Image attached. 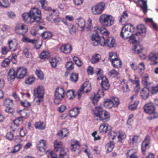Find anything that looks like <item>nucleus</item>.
<instances>
[{
  "instance_id": "f257e3e1",
  "label": "nucleus",
  "mask_w": 158,
  "mask_h": 158,
  "mask_svg": "<svg viewBox=\"0 0 158 158\" xmlns=\"http://www.w3.org/2000/svg\"><path fill=\"white\" fill-rule=\"evenodd\" d=\"M41 10L37 8L31 9L28 13H24L22 15L24 22L27 23L31 24L35 22L36 24L40 23L41 19Z\"/></svg>"
},
{
  "instance_id": "f03ea898",
  "label": "nucleus",
  "mask_w": 158,
  "mask_h": 158,
  "mask_svg": "<svg viewBox=\"0 0 158 158\" xmlns=\"http://www.w3.org/2000/svg\"><path fill=\"white\" fill-rule=\"evenodd\" d=\"M27 73V69L23 67L17 68L16 72L13 69H11L8 73V77L11 80H13L16 77L22 79L26 75Z\"/></svg>"
},
{
  "instance_id": "7ed1b4c3",
  "label": "nucleus",
  "mask_w": 158,
  "mask_h": 158,
  "mask_svg": "<svg viewBox=\"0 0 158 158\" xmlns=\"http://www.w3.org/2000/svg\"><path fill=\"white\" fill-rule=\"evenodd\" d=\"M94 112V119L98 120L100 119L103 122H107L109 120L110 115L107 111L102 110L101 106L96 107Z\"/></svg>"
},
{
  "instance_id": "20e7f679",
  "label": "nucleus",
  "mask_w": 158,
  "mask_h": 158,
  "mask_svg": "<svg viewBox=\"0 0 158 158\" xmlns=\"http://www.w3.org/2000/svg\"><path fill=\"white\" fill-rule=\"evenodd\" d=\"M135 28L131 24H127L123 27L120 33V36L125 39L128 38L130 35L134 31Z\"/></svg>"
},
{
  "instance_id": "39448f33",
  "label": "nucleus",
  "mask_w": 158,
  "mask_h": 158,
  "mask_svg": "<svg viewBox=\"0 0 158 158\" xmlns=\"http://www.w3.org/2000/svg\"><path fill=\"white\" fill-rule=\"evenodd\" d=\"M100 23L105 27H110L114 23V19L110 15L103 14L99 18Z\"/></svg>"
},
{
  "instance_id": "423d86ee",
  "label": "nucleus",
  "mask_w": 158,
  "mask_h": 158,
  "mask_svg": "<svg viewBox=\"0 0 158 158\" xmlns=\"http://www.w3.org/2000/svg\"><path fill=\"white\" fill-rule=\"evenodd\" d=\"M65 96L64 91L62 87L57 88L55 92L54 102L56 104L60 103L61 100L64 98Z\"/></svg>"
},
{
  "instance_id": "0eeeda50",
  "label": "nucleus",
  "mask_w": 158,
  "mask_h": 158,
  "mask_svg": "<svg viewBox=\"0 0 158 158\" xmlns=\"http://www.w3.org/2000/svg\"><path fill=\"white\" fill-rule=\"evenodd\" d=\"M145 112L148 114H152L150 117V119L156 118L157 117V113H154L155 107L152 103H149L145 105L144 107Z\"/></svg>"
},
{
  "instance_id": "6e6552de",
  "label": "nucleus",
  "mask_w": 158,
  "mask_h": 158,
  "mask_svg": "<svg viewBox=\"0 0 158 158\" xmlns=\"http://www.w3.org/2000/svg\"><path fill=\"white\" fill-rule=\"evenodd\" d=\"M105 4L101 2L92 7L91 10L92 13L95 15H98L102 13Z\"/></svg>"
},
{
  "instance_id": "1a4fd4ad",
  "label": "nucleus",
  "mask_w": 158,
  "mask_h": 158,
  "mask_svg": "<svg viewBox=\"0 0 158 158\" xmlns=\"http://www.w3.org/2000/svg\"><path fill=\"white\" fill-rule=\"evenodd\" d=\"M40 2L41 4V6L44 9L46 10H51V11L52 12L49 14L48 16H47L46 17L48 20L51 21V19L53 18V15H54L53 13H54L55 10H51L50 8L48 7H47L46 6H45L44 5L46 4L47 3V2L46 0H40Z\"/></svg>"
},
{
  "instance_id": "9d476101",
  "label": "nucleus",
  "mask_w": 158,
  "mask_h": 158,
  "mask_svg": "<svg viewBox=\"0 0 158 158\" xmlns=\"http://www.w3.org/2000/svg\"><path fill=\"white\" fill-rule=\"evenodd\" d=\"M44 93V89L42 86H40L34 90V95L36 97L43 98Z\"/></svg>"
},
{
  "instance_id": "9b49d317",
  "label": "nucleus",
  "mask_w": 158,
  "mask_h": 158,
  "mask_svg": "<svg viewBox=\"0 0 158 158\" xmlns=\"http://www.w3.org/2000/svg\"><path fill=\"white\" fill-rule=\"evenodd\" d=\"M104 96V92L102 89L99 90L96 95L94 94V96L91 98L92 103L94 105H96L98 100V99L101 97Z\"/></svg>"
},
{
  "instance_id": "f8f14e48",
  "label": "nucleus",
  "mask_w": 158,
  "mask_h": 158,
  "mask_svg": "<svg viewBox=\"0 0 158 158\" xmlns=\"http://www.w3.org/2000/svg\"><path fill=\"white\" fill-rule=\"evenodd\" d=\"M72 46L69 44H64L60 47L61 52L66 54L70 53L72 50Z\"/></svg>"
},
{
  "instance_id": "ddd939ff",
  "label": "nucleus",
  "mask_w": 158,
  "mask_h": 158,
  "mask_svg": "<svg viewBox=\"0 0 158 158\" xmlns=\"http://www.w3.org/2000/svg\"><path fill=\"white\" fill-rule=\"evenodd\" d=\"M46 145V143L45 140L44 139L40 140L39 143L37 144V148L38 150L41 152H45V147Z\"/></svg>"
},
{
  "instance_id": "4468645a",
  "label": "nucleus",
  "mask_w": 158,
  "mask_h": 158,
  "mask_svg": "<svg viewBox=\"0 0 158 158\" xmlns=\"http://www.w3.org/2000/svg\"><path fill=\"white\" fill-rule=\"evenodd\" d=\"M149 60L153 62V64H156L158 63V53H151L148 56Z\"/></svg>"
},
{
  "instance_id": "2eb2a0df",
  "label": "nucleus",
  "mask_w": 158,
  "mask_h": 158,
  "mask_svg": "<svg viewBox=\"0 0 158 158\" xmlns=\"http://www.w3.org/2000/svg\"><path fill=\"white\" fill-rule=\"evenodd\" d=\"M80 147L78 142L75 141L74 144L71 145V150L76 154H79L80 152L79 150Z\"/></svg>"
},
{
  "instance_id": "dca6fc26",
  "label": "nucleus",
  "mask_w": 158,
  "mask_h": 158,
  "mask_svg": "<svg viewBox=\"0 0 158 158\" xmlns=\"http://www.w3.org/2000/svg\"><path fill=\"white\" fill-rule=\"evenodd\" d=\"M100 37L98 35V33L96 31H95L92 35L91 40L93 41V45L95 46L98 45V41Z\"/></svg>"
},
{
  "instance_id": "f3484780",
  "label": "nucleus",
  "mask_w": 158,
  "mask_h": 158,
  "mask_svg": "<svg viewBox=\"0 0 158 158\" xmlns=\"http://www.w3.org/2000/svg\"><path fill=\"white\" fill-rule=\"evenodd\" d=\"M69 131L66 128L60 130L57 133V134L58 137L60 139H62L66 136L68 134Z\"/></svg>"
},
{
  "instance_id": "a211bd4d",
  "label": "nucleus",
  "mask_w": 158,
  "mask_h": 158,
  "mask_svg": "<svg viewBox=\"0 0 158 158\" xmlns=\"http://www.w3.org/2000/svg\"><path fill=\"white\" fill-rule=\"evenodd\" d=\"M110 61L114 68H119L121 67L122 62L119 59L117 58H114V59H111Z\"/></svg>"
},
{
  "instance_id": "6ab92c4d",
  "label": "nucleus",
  "mask_w": 158,
  "mask_h": 158,
  "mask_svg": "<svg viewBox=\"0 0 158 158\" xmlns=\"http://www.w3.org/2000/svg\"><path fill=\"white\" fill-rule=\"evenodd\" d=\"M136 28L139 33L138 34L141 35L142 34L143 36H145L146 28L143 24H140L138 25L136 27Z\"/></svg>"
},
{
  "instance_id": "aec40b11",
  "label": "nucleus",
  "mask_w": 158,
  "mask_h": 158,
  "mask_svg": "<svg viewBox=\"0 0 158 158\" xmlns=\"http://www.w3.org/2000/svg\"><path fill=\"white\" fill-rule=\"evenodd\" d=\"M110 127H108V125L104 123L101 125L99 128V131L102 134L106 133L110 130Z\"/></svg>"
},
{
  "instance_id": "412c9836",
  "label": "nucleus",
  "mask_w": 158,
  "mask_h": 158,
  "mask_svg": "<svg viewBox=\"0 0 158 158\" xmlns=\"http://www.w3.org/2000/svg\"><path fill=\"white\" fill-rule=\"evenodd\" d=\"M139 5L141 7L142 10L145 14L147 12V0H138Z\"/></svg>"
},
{
  "instance_id": "4be33fe9",
  "label": "nucleus",
  "mask_w": 158,
  "mask_h": 158,
  "mask_svg": "<svg viewBox=\"0 0 158 158\" xmlns=\"http://www.w3.org/2000/svg\"><path fill=\"white\" fill-rule=\"evenodd\" d=\"M102 82L101 83V85L102 89L106 90L109 88L110 85L108 83V81L107 78L105 77L102 78Z\"/></svg>"
},
{
  "instance_id": "5701e85b",
  "label": "nucleus",
  "mask_w": 158,
  "mask_h": 158,
  "mask_svg": "<svg viewBox=\"0 0 158 158\" xmlns=\"http://www.w3.org/2000/svg\"><path fill=\"white\" fill-rule=\"evenodd\" d=\"M118 134L117 138L118 139V142L120 143H123V139H125L126 137V134L122 131H119L118 132Z\"/></svg>"
},
{
  "instance_id": "b1692460",
  "label": "nucleus",
  "mask_w": 158,
  "mask_h": 158,
  "mask_svg": "<svg viewBox=\"0 0 158 158\" xmlns=\"http://www.w3.org/2000/svg\"><path fill=\"white\" fill-rule=\"evenodd\" d=\"M149 88H143L140 92V95L142 98L143 99H147L148 97L149 92Z\"/></svg>"
},
{
  "instance_id": "393cba45",
  "label": "nucleus",
  "mask_w": 158,
  "mask_h": 158,
  "mask_svg": "<svg viewBox=\"0 0 158 158\" xmlns=\"http://www.w3.org/2000/svg\"><path fill=\"white\" fill-rule=\"evenodd\" d=\"M150 138L149 136H146L142 144V149L143 151H145L146 148L150 143Z\"/></svg>"
},
{
  "instance_id": "a878e982",
  "label": "nucleus",
  "mask_w": 158,
  "mask_h": 158,
  "mask_svg": "<svg viewBox=\"0 0 158 158\" xmlns=\"http://www.w3.org/2000/svg\"><path fill=\"white\" fill-rule=\"evenodd\" d=\"M24 39L25 41L26 42L32 43L36 49L39 48L41 46V44L39 45L38 46L37 45V44H38V41L37 40L34 39L31 40L26 37Z\"/></svg>"
},
{
  "instance_id": "bb28decb",
  "label": "nucleus",
  "mask_w": 158,
  "mask_h": 158,
  "mask_svg": "<svg viewBox=\"0 0 158 158\" xmlns=\"http://www.w3.org/2000/svg\"><path fill=\"white\" fill-rule=\"evenodd\" d=\"M101 56L99 54H96L93 55L90 60L92 63L94 64L98 62L101 59Z\"/></svg>"
},
{
  "instance_id": "cd10ccee",
  "label": "nucleus",
  "mask_w": 158,
  "mask_h": 158,
  "mask_svg": "<svg viewBox=\"0 0 158 158\" xmlns=\"http://www.w3.org/2000/svg\"><path fill=\"white\" fill-rule=\"evenodd\" d=\"M115 44V40L112 37L108 38L106 41V44L108 47L111 48L114 46Z\"/></svg>"
},
{
  "instance_id": "c85d7f7f",
  "label": "nucleus",
  "mask_w": 158,
  "mask_h": 158,
  "mask_svg": "<svg viewBox=\"0 0 158 158\" xmlns=\"http://www.w3.org/2000/svg\"><path fill=\"white\" fill-rule=\"evenodd\" d=\"M81 88L84 90L85 93H87L90 91L91 89L90 84L87 82H85L81 87Z\"/></svg>"
},
{
  "instance_id": "c756f323",
  "label": "nucleus",
  "mask_w": 158,
  "mask_h": 158,
  "mask_svg": "<svg viewBox=\"0 0 158 158\" xmlns=\"http://www.w3.org/2000/svg\"><path fill=\"white\" fill-rule=\"evenodd\" d=\"M128 20V15L126 11L124 12L121 15L119 22L121 23H126Z\"/></svg>"
},
{
  "instance_id": "7c9ffc66",
  "label": "nucleus",
  "mask_w": 158,
  "mask_h": 158,
  "mask_svg": "<svg viewBox=\"0 0 158 158\" xmlns=\"http://www.w3.org/2000/svg\"><path fill=\"white\" fill-rule=\"evenodd\" d=\"M76 23L78 27L80 28H83L85 27V21L82 18H80L77 19L76 21Z\"/></svg>"
},
{
  "instance_id": "2f4dec72",
  "label": "nucleus",
  "mask_w": 158,
  "mask_h": 158,
  "mask_svg": "<svg viewBox=\"0 0 158 158\" xmlns=\"http://www.w3.org/2000/svg\"><path fill=\"white\" fill-rule=\"evenodd\" d=\"M80 113L78 108H74L69 111V114L71 117H76Z\"/></svg>"
},
{
  "instance_id": "473e14b6",
  "label": "nucleus",
  "mask_w": 158,
  "mask_h": 158,
  "mask_svg": "<svg viewBox=\"0 0 158 158\" xmlns=\"http://www.w3.org/2000/svg\"><path fill=\"white\" fill-rule=\"evenodd\" d=\"M54 150L56 151H57L58 150H59L62 148L63 143L61 142L56 140L54 143Z\"/></svg>"
},
{
  "instance_id": "72a5a7b5",
  "label": "nucleus",
  "mask_w": 158,
  "mask_h": 158,
  "mask_svg": "<svg viewBox=\"0 0 158 158\" xmlns=\"http://www.w3.org/2000/svg\"><path fill=\"white\" fill-rule=\"evenodd\" d=\"M148 76H147L145 77L143 79L142 83L144 84L146 86V87L144 88H149V90L150 91L151 89L150 88V87L152 86L153 85L152 83L148 82L147 80V79H148Z\"/></svg>"
},
{
  "instance_id": "f704fd0d",
  "label": "nucleus",
  "mask_w": 158,
  "mask_h": 158,
  "mask_svg": "<svg viewBox=\"0 0 158 158\" xmlns=\"http://www.w3.org/2000/svg\"><path fill=\"white\" fill-rule=\"evenodd\" d=\"M104 106L107 108L110 109L114 106L113 102L111 100L107 99L104 102Z\"/></svg>"
},
{
  "instance_id": "c9c22d12",
  "label": "nucleus",
  "mask_w": 158,
  "mask_h": 158,
  "mask_svg": "<svg viewBox=\"0 0 158 158\" xmlns=\"http://www.w3.org/2000/svg\"><path fill=\"white\" fill-rule=\"evenodd\" d=\"M35 126L36 128L40 130H43L45 127V124L43 122L41 121L36 122L35 124Z\"/></svg>"
},
{
  "instance_id": "e433bc0d",
  "label": "nucleus",
  "mask_w": 158,
  "mask_h": 158,
  "mask_svg": "<svg viewBox=\"0 0 158 158\" xmlns=\"http://www.w3.org/2000/svg\"><path fill=\"white\" fill-rule=\"evenodd\" d=\"M114 147V144L113 141H110L106 145V148L107 152H111Z\"/></svg>"
},
{
  "instance_id": "4c0bfd02",
  "label": "nucleus",
  "mask_w": 158,
  "mask_h": 158,
  "mask_svg": "<svg viewBox=\"0 0 158 158\" xmlns=\"http://www.w3.org/2000/svg\"><path fill=\"white\" fill-rule=\"evenodd\" d=\"M8 44L10 49V50L13 51L16 50L17 46V44L16 43H14L12 41L10 40L9 41Z\"/></svg>"
},
{
  "instance_id": "58836bf2",
  "label": "nucleus",
  "mask_w": 158,
  "mask_h": 158,
  "mask_svg": "<svg viewBox=\"0 0 158 158\" xmlns=\"http://www.w3.org/2000/svg\"><path fill=\"white\" fill-rule=\"evenodd\" d=\"M41 36L44 39H49L52 37V34L51 32L44 31L43 33Z\"/></svg>"
},
{
  "instance_id": "ea45409f",
  "label": "nucleus",
  "mask_w": 158,
  "mask_h": 158,
  "mask_svg": "<svg viewBox=\"0 0 158 158\" xmlns=\"http://www.w3.org/2000/svg\"><path fill=\"white\" fill-rule=\"evenodd\" d=\"M10 4L7 0H0V6L2 7L6 8L9 7Z\"/></svg>"
},
{
  "instance_id": "a19ab883",
  "label": "nucleus",
  "mask_w": 158,
  "mask_h": 158,
  "mask_svg": "<svg viewBox=\"0 0 158 158\" xmlns=\"http://www.w3.org/2000/svg\"><path fill=\"white\" fill-rule=\"evenodd\" d=\"M66 95L67 97L69 99H72L75 98L74 92L72 90H68L66 92Z\"/></svg>"
},
{
  "instance_id": "79ce46f5",
  "label": "nucleus",
  "mask_w": 158,
  "mask_h": 158,
  "mask_svg": "<svg viewBox=\"0 0 158 158\" xmlns=\"http://www.w3.org/2000/svg\"><path fill=\"white\" fill-rule=\"evenodd\" d=\"M139 103L138 101H136L135 102H132L130 105L129 106V109L131 110H135L137 107Z\"/></svg>"
},
{
  "instance_id": "37998d69",
  "label": "nucleus",
  "mask_w": 158,
  "mask_h": 158,
  "mask_svg": "<svg viewBox=\"0 0 158 158\" xmlns=\"http://www.w3.org/2000/svg\"><path fill=\"white\" fill-rule=\"evenodd\" d=\"M108 74L110 76H113V77L118 78L119 73L115 69H113L109 71Z\"/></svg>"
},
{
  "instance_id": "c03bdc74",
  "label": "nucleus",
  "mask_w": 158,
  "mask_h": 158,
  "mask_svg": "<svg viewBox=\"0 0 158 158\" xmlns=\"http://www.w3.org/2000/svg\"><path fill=\"white\" fill-rule=\"evenodd\" d=\"M78 78V75L75 73H72L70 75V80L73 82H76Z\"/></svg>"
},
{
  "instance_id": "a18cd8bd",
  "label": "nucleus",
  "mask_w": 158,
  "mask_h": 158,
  "mask_svg": "<svg viewBox=\"0 0 158 158\" xmlns=\"http://www.w3.org/2000/svg\"><path fill=\"white\" fill-rule=\"evenodd\" d=\"M138 34V33H136L134 34H132L131 33L130 35V37L129 38H130L131 42H132L133 44L136 43L137 40L136 37Z\"/></svg>"
},
{
  "instance_id": "49530a36",
  "label": "nucleus",
  "mask_w": 158,
  "mask_h": 158,
  "mask_svg": "<svg viewBox=\"0 0 158 158\" xmlns=\"http://www.w3.org/2000/svg\"><path fill=\"white\" fill-rule=\"evenodd\" d=\"M35 79V78L34 77L30 76L26 80L25 83L27 84H31L34 82Z\"/></svg>"
},
{
  "instance_id": "de8ad7c7",
  "label": "nucleus",
  "mask_w": 158,
  "mask_h": 158,
  "mask_svg": "<svg viewBox=\"0 0 158 158\" xmlns=\"http://www.w3.org/2000/svg\"><path fill=\"white\" fill-rule=\"evenodd\" d=\"M131 150H129L126 153V157H127V156H128L130 155L129 156V158H138V156L136 155L135 152L131 153Z\"/></svg>"
},
{
  "instance_id": "09e8293b",
  "label": "nucleus",
  "mask_w": 158,
  "mask_h": 158,
  "mask_svg": "<svg viewBox=\"0 0 158 158\" xmlns=\"http://www.w3.org/2000/svg\"><path fill=\"white\" fill-rule=\"evenodd\" d=\"M27 26L24 24L21 25V27L19 31H21V33L20 34L23 35L26 33L27 31Z\"/></svg>"
},
{
  "instance_id": "8fccbe9b",
  "label": "nucleus",
  "mask_w": 158,
  "mask_h": 158,
  "mask_svg": "<svg viewBox=\"0 0 158 158\" xmlns=\"http://www.w3.org/2000/svg\"><path fill=\"white\" fill-rule=\"evenodd\" d=\"M60 151V157L68 155L67 153V149L65 148H63L59 150Z\"/></svg>"
},
{
  "instance_id": "3c124183",
  "label": "nucleus",
  "mask_w": 158,
  "mask_h": 158,
  "mask_svg": "<svg viewBox=\"0 0 158 158\" xmlns=\"http://www.w3.org/2000/svg\"><path fill=\"white\" fill-rule=\"evenodd\" d=\"M57 58H52L50 60V62L52 67H55L56 66L58 62Z\"/></svg>"
},
{
  "instance_id": "603ef678",
  "label": "nucleus",
  "mask_w": 158,
  "mask_h": 158,
  "mask_svg": "<svg viewBox=\"0 0 158 158\" xmlns=\"http://www.w3.org/2000/svg\"><path fill=\"white\" fill-rule=\"evenodd\" d=\"M100 44L102 46H104L106 44V41L105 40V37L103 36L100 37L98 41V45Z\"/></svg>"
},
{
  "instance_id": "864d4df0",
  "label": "nucleus",
  "mask_w": 158,
  "mask_h": 158,
  "mask_svg": "<svg viewBox=\"0 0 158 158\" xmlns=\"http://www.w3.org/2000/svg\"><path fill=\"white\" fill-rule=\"evenodd\" d=\"M149 88L151 89L150 91L152 94H155L158 92V84L154 86L153 85Z\"/></svg>"
},
{
  "instance_id": "5fc2aeb1",
  "label": "nucleus",
  "mask_w": 158,
  "mask_h": 158,
  "mask_svg": "<svg viewBox=\"0 0 158 158\" xmlns=\"http://www.w3.org/2000/svg\"><path fill=\"white\" fill-rule=\"evenodd\" d=\"M65 67L67 70H70L73 69V63L71 61L68 62L65 65Z\"/></svg>"
},
{
  "instance_id": "6e6d98bb",
  "label": "nucleus",
  "mask_w": 158,
  "mask_h": 158,
  "mask_svg": "<svg viewBox=\"0 0 158 158\" xmlns=\"http://www.w3.org/2000/svg\"><path fill=\"white\" fill-rule=\"evenodd\" d=\"M4 104L6 105H12L13 104V101L10 98H6L4 101Z\"/></svg>"
},
{
  "instance_id": "4d7b16f0",
  "label": "nucleus",
  "mask_w": 158,
  "mask_h": 158,
  "mask_svg": "<svg viewBox=\"0 0 158 158\" xmlns=\"http://www.w3.org/2000/svg\"><path fill=\"white\" fill-rule=\"evenodd\" d=\"M22 148V145L19 144L15 146L13 150L11 152L13 153H15L19 151Z\"/></svg>"
},
{
  "instance_id": "13d9d810",
  "label": "nucleus",
  "mask_w": 158,
  "mask_h": 158,
  "mask_svg": "<svg viewBox=\"0 0 158 158\" xmlns=\"http://www.w3.org/2000/svg\"><path fill=\"white\" fill-rule=\"evenodd\" d=\"M69 32L72 35H74L76 33L75 27L73 25H71L69 27Z\"/></svg>"
},
{
  "instance_id": "bf43d9fd",
  "label": "nucleus",
  "mask_w": 158,
  "mask_h": 158,
  "mask_svg": "<svg viewBox=\"0 0 158 158\" xmlns=\"http://www.w3.org/2000/svg\"><path fill=\"white\" fill-rule=\"evenodd\" d=\"M35 74L40 79L42 80L43 79L44 74L42 71L37 70L35 71Z\"/></svg>"
},
{
  "instance_id": "052dcab7",
  "label": "nucleus",
  "mask_w": 158,
  "mask_h": 158,
  "mask_svg": "<svg viewBox=\"0 0 158 158\" xmlns=\"http://www.w3.org/2000/svg\"><path fill=\"white\" fill-rule=\"evenodd\" d=\"M111 100L113 102L114 107L117 106L119 104V99L117 98L113 97Z\"/></svg>"
},
{
  "instance_id": "680f3d73",
  "label": "nucleus",
  "mask_w": 158,
  "mask_h": 158,
  "mask_svg": "<svg viewBox=\"0 0 158 158\" xmlns=\"http://www.w3.org/2000/svg\"><path fill=\"white\" fill-rule=\"evenodd\" d=\"M23 122L22 119L21 118H19L15 119L14 122V124L17 126L21 124Z\"/></svg>"
},
{
  "instance_id": "e2e57ef3",
  "label": "nucleus",
  "mask_w": 158,
  "mask_h": 158,
  "mask_svg": "<svg viewBox=\"0 0 158 158\" xmlns=\"http://www.w3.org/2000/svg\"><path fill=\"white\" fill-rule=\"evenodd\" d=\"M10 61L7 59H5L2 64V67H5L8 66L10 64Z\"/></svg>"
},
{
  "instance_id": "0e129e2a",
  "label": "nucleus",
  "mask_w": 158,
  "mask_h": 158,
  "mask_svg": "<svg viewBox=\"0 0 158 158\" xmlns=\"http://www.w3.org/2000/svg\"><path fill=\"white\" fill-rule=\"evenodd\" d=\"M23 53L27 57H29L31 54V53H30L28 49L27 48H24Z\"/></svg>"
},
{
  "instance_id": "69168bd1",
  "label": "nucleus",
  "mask_w": 158,
  "mask_h": 158,
  "mask_svg": "<svg viewBox=\"0 0 158 158\" xmlns=\"http://www.w3.org/2000/svg\"><path fill=\"white\" fill-rule=\"evenodd\" d=\"M6 136V138L9 140H12L14 138V135L11 132L7 133Z\"/></svg>"
},
{
  "instance_id": "338daca9",
  "label": "nucleus",
  "mask_w": 158,
  "mask_h": 158,
  "mask_svg": "<svg viewBox=\"0 0 158 158\" xmlns=\"http://www.w3.org/2000/svg\"><path fill=\"white\" fill-rule=\"evenodd\" d=\"M106 31V29L104 27H97V30L96 31L98 33L100 32L102 34L104 33L105 31Z\"/></svg>"
},
{
  "instance_id": "774afa93",
  "label": "nucleus",
  "mask_w": 158,
  "mask_h": 158,
  "mask_svg": "<svg viewBox=\"0 0 158 158\" xmlns=\"http://www.w3.org/2000/svg\"><path fill=\"white\" fill-rule=\"evenodd\" d=\"M5 111L9 114H13L15 112L13 109L11 107H7L5 109Z\"/></svg>"
}]
</instances>
